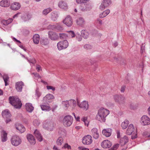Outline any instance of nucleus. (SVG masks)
Wrapping results in <instances>:
<instances>
[{
	"label": "nucleus",
	"instance_id": "1",
	"mask_svg": "<svg viewBox=\"0 0 150 150\" xmlns=\"http://www.w3.org/2000/svg\"><path fill=\"white\" fill-rule=\"evenodd\" d=\"M9 103L15 108H19V98L18 96H10L8 99Z\"/></svg>",
	"mask_w": 150,
	"mask_h": 150
},
{
	"label": "nucleus",
	"instance_id": "2",
	"mask_svg": "<svg viewBox=\"0 0 150 150\" xmlns=\"http://www.w3.org/2000/svg\"><path fill=\"white\" fill-rule=\"evenodd\" d=\"M73 118L70 115L65 116L63 120V123L64 125L66 127L70 126L72 124Z\"/></svg>",
	"mask_w": 150,
	"mask_h": 150
},
{
	"label": "nucleus",
	"instance_id": "3",
	"mask_svg": "<svg viewBox=\"0 0 150 150\" xmlns=\"http://www.w3.org/2000/svg\"><path fill=\"white\" fill-rule=\"evenodd\" d=\"M77 105L79 107L83 110H86L88 108L89 105L87 101H83L81 103H80L79 100H77Z\"/></svg>",
	"mask_w": 150,
	"mask_h": 150
},
{
	"label": "nucleus",
	"instance_id": "4",
	"mask_svg": "<svg viewBox=\"0 0 150 150\" xmlns=\"http://www.w3.org/2000/svg\"><path fill=\"white\" fill-rule=\"evenodd\" d=\"M68 45L69 43L67 40H64L62 42H59L57 44V48L59 50L67 48Z\"/></svg>",
	"mask_w": 150,
	"mask_h": 150
},
{
	"label": "nucleus",
	"instance_id": "5",
	"mask_svg": "<svg viewBox=\"0 0 150 150\" xmlns=\"http://www.w3.org/2000/svg\"><path fill=\"white\" fill-rule=\"evenodd\" d=\"M54 127V123L52 121H47L43 124L44 128L49 130H52Z\"/></svg>",
	"mask_w": 150,
	"mask_h": 150
},
{
	"label": "nucleus",
	"instance_id": "6",
	"mask_svg": "<svg viewBox=\"0 0 150 150\" xmlns=\"http://www.w3.org/2000/svg\"><path fill=\"white\" fill-rule=\"evenodd\" d=\"M111 3L110 0H104L102 2L99 7V9L101 11L104 10L105 8L108 7Z\"/></svg>",
	"mask_w": 150,
	"mask_h": 150
},
{
	"label": "nucleus",
	"instance_id": "7",
	"mask_svg": "<svg viewBox=\"0 0 150 150\" xmlns=\"http://www.w3.org/2000/svg\"><path fill=\"white\" fill-rule=\"evenodd\" d=\"M93 140L92 139L91 136L89 135L84 137L82 139V142L85 145H89L92 142Z\"/></svg>",
	"mask_w": 150,
	"mask_h": 150
},
{
	"label": "nucleus",
	"instance_id": "8",
	"mask_svg": "<svg viewBox=\"0 0 150 150\" xmlns=\"http://www.w3.org/2000/svg\"><path fill=\"white\" fill-rule=\"evenodd\" d=\"M115 101L120 104H123L124 102L125 98L121 95H115L114 97Z\"/></svg>",
	"mask_w": 150,
	"mask_h": 150
},
{
	"label": "nucleus",
	"instance_id": "9",
	"mask_svg": "<svg viewBox=\"0 0 150 150\" xmlns=\"http://www.w3.org/2000/svg\"><path fill=\"white\" fill-rule=\"evenodd\" d=\"M48 37L49 38L52 40H56L59 38V36L55 32L49 31L48 32Z\"/></svg>",
	"mask_w": 150,
	"mask_h": 150
},
{
	"label": "nucleus",
	"instance_id": "10",
	"mask_svg": "<svg viewBox=\"0 0 150 150\" xmlns=\"http://www.w3.org/2000/svg\"><path fill=\"white\" fill-rule=\"evenodd\" d=\"M64 24L68 27H70L73 24V21L71 17L69 16H68L63 21Z\"/></svg>",
	"mask_w": 150,
	"mask_h": 150
},
{
	"label": "nucleus",
	"instance_id": "11",
	"mask_svg": "<svg viewBox=\"0 0 150 150\" xmlns=\"http://www.w3.org/2000/svg\"><path fill=\"white\" fill-rule=\"evenodd\" d=\"M141 123L144 125H149L150 124V118L146 115H144L141 117Z\"/></svg>",
	"mask_w": 150,
	"mask_h": 150
},
{
	"label": "nucleus",
	"instance_id": "12",
	"mask_svg": "<svg viewBox=\"0 0 150 150\" xmlns=\"http://www.w3.org/2000/svg\"><path fill=\"white\" fill-rule=\"evenodd\" d=\"M98 112L100 114V115L104 116V117L106 118V116L109 114L110 112L107 109L101 108L98 110Z\"/></svg>",
	"mask_w": 150,
	"mask_h": 150
},
{
	"label": "nucleus",
	"instance_id": "13",
	"mask_svg": "<svg viewBox=\"0 0 150 150\" xmlns=\"http://www.w3.org/2000/svg\"><path fill=\"white\" fill-rule=\"evenodd\" d=\"M11 143L15 146H17L19 145V137L17 135L12 137L11 139Z\"/></svg>",
	"mask_w": 150,
	"mask_h": 150
},
{
	"label": "nucleus",
	"instance_id": "14",
	"mask_svg": "<svg viewBox=\"0 0 150 150\" xmlns=\"http://www.w3.org/2000/svg\"><path fill=\"white\" fill-rule=\"evenodd\" d=\"M21 19L22 21H25L30 19L31 16L30 15L27 13H24L21 14Z\"/></svg>",
	"mask_w": 150,
	"mask_h": 150
},
{
	"label": "nucleus",
	"instance_id": "15",
	"mask_svg": "<svg viewBox=\"0 0 150 150\" xmlns=\"http://www.w3.org/2000/svg\"><path fill=\"white\" fill-rule=\"evenodd\" d=\"M27 139L31 144L34 145L36 143L35 140L33 136L31 134H28Z\"/></svg>",
	"mask_w": 150,
	"mask_h": 150
},
{
	"label": "nucleus",
	"instance_id": "16",
	"mask_svg": "<svg viewBox=\"0 0 150 150\" xmlns=\"http://www.w3.org/2000/svg\"><path fill=\"white\" fill-rule=\"evenodd\" d=\"M2 115L4 118H10L11 115L9 110L8 109L4 110L2 112Z\"/></svg>",
	"mask_w": 150,
	"mask_h": 150
},
{
	"label": "nucleus",
	"instance_id": "17",
	"mask_svg": "<svg viewBox=\"0 0 150 150\" xmlns=\"http://www.w3.org/2000/svg\"><path fill=\"white\" fill-rule=\"evenodd\" d=\"M111 143L108 140H105L101 144L102 146L104 148H108L111 146Z\"/></svg>",
	"mask_w": 150,
	"mask_h": 150
},
{
	"label": "nucleus",
	"instance_id": "18",
	"mask_svg": "<svg viewBox=\"0 0 150 150\" xmlns=\"http://www.w3.org/2000/svg\"><path fill=\"white\" fill-rule=\"evenodd\" d=\"M91 134L95 139H97L99 137V134L98 132V129L96 128H94L91 130Z\"/></svg>",
	"mask_w": 150,
	"mask_h": 150
},
{
	"label": "nucleus",
	"instance_id": "19",
	"mask_svg": "<svg viewBox=\"0 0 150 150\" xmlns=\"http://www.w3.org/2000/svg\"><path fill=\"white\" fill-rule=\"evenodd\" d=\"M7 133L4 130H2L1 132V141L4 142L7 140Z\"/></svg>",
	"mask_w": 150,
	"mask_h": 150
},
{
	"label": "nucleus",
	"instance_id": "20",
	"mask_svg": "<svg viewBox=\"0 0 150 150\" xmlns=\"http://www.w3.org/2000/svg\"><path fill=\"white\" fill-rule=\"evenodd\" d=\"M34 134L35 137L39 141L41 142L42 141V136L38 130L36 129L34 132Z\"/></svg>",
	"mask_w": 150,
	"mask_h": 150
},
{
	"label": "nucleus",
	"instance_id": "21",
	"mask_svg": "<svg viewBox=\"0 0 150 150\" xmlns=\"http://www.w3.org/2000/svg\"><path fill=\"white\" fill-rule=\"evenodd\" d=\"M134 128L133 125L132 124H130L129 125L127 129V134L128 135H130L134 132Z\"/></svg>",
	"mask_w": 150,
	"mask_h": 150
},
{
	"label": "nucleus",
	"instance_id": "22",
	"mask_svg": "<svg viewBox=\"0 0 150 150\" xmlns=\"http://www.w3.org/2000/svg\"><path fill=\"white\" fill-rule=\"evenodd\" d=\"M10 5V1L8 0H2L0 2V5L2 7H7Z\"/></svg>",
	"mask_w": 150,
	"mask_h": 150
},
{
	"label": "nucleus",
	"instance_id": "23",
	"mask_svg": "<svg viewBox=\"0 0 150 150\" xmlns=\"http://www.w3.org/2000/svg\"><path fill=\"white\" fill-rule=\"evenodd\" d=\"M112 132V129H104L102 131L103 134L106 137H109L111 135Z\"/></svg>",
	"mask_w": 150,
	"mask_h": 150
},
{
	"label": "nucleus",
	"instance_id": "24",
	"mask_svg": "<svg viewBox=\"0 0 150 150\" xmlns=\"http://www.w3.org/2000/svg\"><path fill=\"white\" fill-rule=\"evenodd\" d=\"M96 119L101 122H105L106 120V118L104 117V116H102V115H100V114L98 112L96 116Z\"/></svg>",
	"mask_w": 150,
	"mask_h": 150
},
{
	"label": "nucleus",
	"instance_id": "25",
	"mask_svg": "<svg viewBox=\"0 0 150 150\" xmlns=\"http://www.w3.org/2000/svg\"><path fill=\"white\" fill-rule=\"evenodd\" d=\"M58 6L61 8L63 9H67L68 7L67 4L64 1H60L58 4Z\"/></svg>",
	"mask_w": 150,
	"mask_h": 150
},
{
	"label": "nucleus",
	"instance_id": "26",
	"mask_svg": "<svg viewBox=\"0 0 150 150\" xmlns=\"http://www.w3.org/2000/svg\"><path fill=\"white\" fill-rule=\"evenodd\" d=\"M128 142V137L125 136L123 137L120 139V144L121 146L125 145Z\"/></svg>",
	"mask_w": 150,
	"mask_h": 150
},
{
	"label": "nucleus",
	"instance_id": "27",
	"mask_svg": "<svg viewBox=\"0 0 150 150\" xmlns=\"http://www.w3.org/2000/svg\"><path fill=\"white\" fill-rule=\"evenodd\" d=\"M26 109L29 112H31L34 109L32 104L29 103H27L25 105Z\"/></svg>",
	"mask_w": 150,
	"mask_h": 150
},
{
	"label": "nucleus",
	"instance_id": "28",
	"mask_svg": "<svg viewBox=\"0 0 150 150\" xmlns=\"http://www.w3.org/2000/svg\"><path fill=\"white\" fill-rule=\"evenodd\" d=\"M33 42L35 44H38L40 40V36L38 34H36L34 35L33 37Z\"/></svg>",
	"mask_w": 150,
	"mask_h": 150
},
{
	"label": "nucleus",
	"instance_id": "29",
	"mask_svg": "<svg viewBox=\"0 0 150 150\" xmlns=\"http://www.w3.org/2000/svg\"><path fill=\"white\" fill-rule=\"evenodd\" d=\"M19 3L15 2L13 3L11 5V9L13 10H16L19 9Z\"/></svg>",
	"mask_w": 150,
	"mask_h": 150
},
{
	"label": "nucleus",
	"instance_id": "30",
	"mask_svg": "<svg viewBox=\"0 0 150 150\" xmlns=\"http://www.w3.org/2000/svg\"><path fill=\"white\" fill-rule=\"evenodd\" d=\"M110 12V10L109 9H107L100 13L99 15V17L101 18H104L109 14Z\"/></svg>",
	"mask_w": 150,
	"mask_h": 150
},
{
	"label": "nucleus",
	"instance_id": "31",
	"mask_svg": "<svg viewBox=\"0 0 150 150\" xmlns=\"http://www.w3.org/2000/svg\"><path fill=\"white\" fill-rule=\"evenodd\" d=\"M54 96L51 94H47L45 97L43 98V100L46 101V100H49L50 99H54Z\"/></svg>",
	"mask_w": 150,
	"mask_h": 150
},
{
	"label": "nucleus",
	"instance_id": "32",
	"mask_svg": "<svg viewBox=\"0 0 150 150\" xmlns=\"http://www.w3.org/2000/svg\"><path fill=\"white\" fill-rule=\"evenodd\" d=\"M81 34L82 36L84 38L86 39L88 37L89 34L88 33L86 30H82L81 31Z\"/></svg>",
	"mask_w": 150,
	"mask_h": 150
},
{
	"label": "nucleus",
	"instance_id": "33",
	"mask_svg": "<svg viewBox=\"0 0 150 150\" xmlns=\"http://www.w3.org/2000/svg\"><path fill=\"white\" fill-rule=\"evenodd\" d=\"M67 35L68 36V38H73L75 37V36L74 32L72 31H68L67 32Z\"/></svg>",
	"mask_w": 150,
	"mask_h": 150
},
{
	"label": "nucleus",
	"instance_id": "34",
	"mask_svg": "<svg viewBox=\"0 0 150 150\" xmlns=\"http://www.w3.org/2000/svg\"><path fill=\"white\" fill-rule=\"evenodd\" d=\"M88 6V4H82L80 7V9L82 11H86L87 10Z\"/></svg>",
	"mask_w": 150,
	"mask_h": 150
},
{
	"label": "nucleus",
	"instance_id": "35",
	"mask_svg": "<svg viewBox=\"0 0 150 150\" xmlns=\"http://www.w3.org/2000/svg\"><path fill=\"white\" fill-rule=\"evenodd\" d=\"M40 43L42 45H47L49 43V40L47 38H45L40 41Z\"/></svg>",
	"mask_w": 150,
	"mask_h": 150
},
{
	"label": "nucleus",
	"instance_id": "36",
	"mask_svg": "<svg viewBox=\"0 0 150 150\" xmlns=\"http://www.w3.org/2000/svg\"><path fill=\"white\" fill-rule=\"evenodd\" d=\"M129 124V121L127 120H125L121 124V127L123 129H126Z\"/></svg>",
	"mask_w": 150,
	"mask_h": 150
},
{
	"label": "nucleus",
	"instance_id": "37",
	"mask_svg": "<svg viewBox=\"0 0 150 150\" xmlns=\"http://www.w3.org/2000/svg\"><path fill=\"white\" fill-rule=\"evenodd\" d=\"M63 139L61 137H59L56 141V144L58 146H61L63 142Z\"/></svg>",
	"mask_w": 150,
	"mask_h": 150
},
{
	"label": "nucleus",
	"instance_id": "38",
	"mask_svg": "<svg viewBox=\"0 0 150 150\" xmlns=\"http://www.w3.org/2000/svg\"><path fill=\"white\" fill-rule=\"evenodd\" d=\"M40 107L42 110L50 111L51 110L50 107L46 105H41Z\"/></svg>",
	"mask_w": 150,
	"mask_h": 150
},
{
	"label": "nucleus",
	"instance_id": "39",
	"mask_svg": "<svg viewBox=\"0 0 150 150\" xmlns=\"http://www.w3.org/2000/svg\"><path fill=\"white\" fill-rule=\"evenodd\" d=\"M76 22L78 25H83L84 23L83 19L81 17L77 19Z\"/></svg>",
	"mask_w": 150,
	"mask_h": 150
},
{
	"label": "nucleus",
	"instance_id": "40",
	"mask_svg": "<svg viewBox=\"0 0 150 150\" xmlns=\"http://www.w3.org/2000/svg\"><path fill=\"white\" fill-rule=\"evenodd\" d=\"M59 37L60 39L62 40L66 39L68 38V36L66 33H60Z\"/></svg>",
	"mask_w": 150,
	"mask_h": 150
},
{
	"label": "nucleus",
	"instance_id": "41",
	"mask_svg": "<svg viewBox=\"0 0 150 150\" xmlns=\"http://www.w3.org/2000/svg\"><path fill=\"white\" fill-rule=\"evenodd\" d=\"M3 79L5 82V86H6L9 84L7 82L9 79V77L7 75H4L3 76Z\"/></svg>",
	"mask_w": 150,
	"mask_h": 150
},
{
	"label": "nucleus",
	"instance_id": "42",
	"mask_svg": "<svg viewBox=\"0 0 150 150\" xmlns=\"http://www.w3.org/2000/svg\"><path fill=\"white\" fill-rule=\"evenodd\" d=\"M12 21V19L11 18H10L7 20H4L3 21L2 23L3 24L5 25H7L9 24Z\"/></svg>",
	"mask_w": 150,
	"mask_h": 150
},
{
	"label": "nucleus",
	"instance_id": "43",
	"mask_svg": "<svg viewBox=\"0 0 150 150\" xmlns=\"http://www.w3.org/2000/svg\"><path fill=\"white\" fill-rule=\"evenodd\" d=\"M52 10L50 8H47L45 9L42 12L45 15H47L49 12H51Z\"/></svg>",
	"mask_w": 150,
	"mask_h": 150
},
{
	"label": "nucleus",
	"instance_id": "44",
	"mask_svg": "<svg viewBox=\"0 0 150 150\" xmlns=\"http://www.w3.org/2000/svg\"><path fill=\"white\" fill-rule=\"evenodd\" d=\"M25 129L24 126L22 125H19V132L22 133L25 131Z\"/></svg>",
	"mask_w": 150,
	"mask_h": 150
},
{
	"label": "nucleus",
	"instance_id": "45",
	"mask_svg": "<svg viewBox=\"0 0 150 150\" xmlns=\"http://www.w3.org/2000/svg\"><path fill=\"white\" fill-rule=\"evenodd\" d=\"M87 117H84L82 118L81 119V120L84 122L85 125L88 126L89 122L87 120Z\"/></svg>",
	"mask_w": 150,
	"mask_h": 150
},
{
	"label": "nucleus",
	"instance_id": "46",
	"mask_svg": "<svg viewBox=\"0 0 150 150\" xmlns=\"http://www.w3.org/2000/svg\"><path fill=\"white\" fill-rule=\"evenodd\" d=\"M62 103L64 105L66 109H67L69 106V102L68 100L63 101Z\"/></svg>",
	"mask_w": 150,
	"mask_h": 150
},
{
	"label": "nucleus",
	"instance_id": "47",
	"mask_svg": "<svg viewBox=\"0 0 150 150\" xmlns=\"http://www.w3.org/2000/svg\"><path fill=\"white\" fill-rule=\"evenodd\" d=\"M51 18L54 21H55L57 17V15L56 13L52 12L51 13Z\"/></svg>",
	"mask_w": 150,
	"mask_h": 150
},
{
	"label": "nucleus",
	"instance_id": "48",
	"mask_svg": "<svg viewBox=\"0 0 150 150\" xmlns=\"http://www.w3.org/2000/svg\"><path fill=\"white\" fill-rule=\"evenodd\" d=\"M137 131L134 132L132 135L131 136V139H134L137 137Z\"/></svg>",
	"mask_w": 150,
	"mask_h": 150
},
{
	"label": "nucleus",
	"instance_id": "49",
	"mask_svg": "<svg viewBox=\"0 0 150 150\" xmlns=\"http://www.w3.org/2000/svg\"><path fill=\"white\" fill-rule=\"evenodd\" d=\"M24 86V83L22 81H19V92L22 91L23 86Z\"/></svg>",
	"mask_w": 150,
	"mask_h": 150
},
{
	"label": "nucleus",
	"instance_id": "50",
	"mask_svg": "<svg viewBox=\"0 0 150 150\" xmlns=\"http://www.w3.org/2000/svg\"><path fill=\"white\" fill-rule=\"evenodd\" d=\"M89 0H76V2L78 4H84Z\"/></svg>",
	"mask_w": 150,
	"mask_h": 150
},
{
	"label": "nucleus",
	"instance_id": "51",
	"mask_svg": "<svg viewBox=\"0 0 150 150\" xmlns=\"http://www.w3.org/2000/svg\"><path fill=\"white\" fill-rule=\"evenodd\" d=\"M119 146V144H117L115 145L112 147L110 148L109 150H115L117 149Z\"/></svg>",
	"mask_w": 150,
	"mask_h": 150
},
{
	"label": "nucleus",
	"instance_id": "52",
	"mask_svg": "<svg viewBox=\"0 0 150 150\" xmlns=\"http://www.w3.org/2000/svg\"><path fill=\"white\" fill-rule=\"evenodd\" d=\"M40 123V121L38 120H35L33 122L34 125L35 126L39 125Z\"/></svg>",
	"mask_w": 150,
	"mask_h": 150
},
{
	"label": "nucleus",
	"instance_id": "53",
	"mask_svg": "<svg viewBox=\"0 0 150 150\" xmlns=\"http://www.w3.org/2000/svg\"><path fill=\"white\" fill-rule=\"evenodd\" d=\"M56 29L57 30L61 31L63 30V28L60 25H57L56 27Z\"/></svg>",
	"mask_w": 150,
	"mask_h": 150
},
{
	"label": "nucleus",
	"instance_id": "54",
	"mask_svg": "<svg viewBox=\"0 0 150 150\" xmlns=\"http://www.w3.org/2000/svg\"><path fill=\"white\" fill-rule=\"evenodd\" d=\"M84 48L86 50H89L92 48V47L91 45L88 44H86L84 46Z\"/></svg>",
	"mask_w": 150,
	"mask_h": 150
},
{
	"label": "nucleus",
	"instance_id": "55",
	"mask_svg": "<svg viewBox=\"0 0 150 150\" xmlns=\"http://www.w3.org/2000/svg\"><path fill=\"white\" fill-rule=\"evenodd\" d=\"M41 93L39 91L38 89H37L36 90L35 95L37 96V98H38L41 96Z\"/></svg>",
	"mask_w": 150,
	"mask_h": 150
},
{
	"label": "nucleus",
	"instance_id": "56",
	"mask_svg": "<svg viewBox=\"0 0 150 150\" xmlns=\"http://www.w3.org/2000/svg\"><path fill=\"white\" fill-rule=\"evenodd\" d=\"M143 135L147 136L148 137H150V131L149 132L144 131L143 133Z\"/></svg>",
	"mask_w": 150,
	"mask_h": 150
},
{
	"label": "nucleus",
	"instance_id": "57",
	"mask_svg": "<svg viewBox=\"0 0 150 150\" xmlns=\"http://www.w3.org/2000/svg\"><path fill=\"white\" fill-rule=\"evenodd\" d=\"M62 148H67L68 149H71V146L68 144H65L64 146L62 147Z\"/></svg>",
	"mask_w": 150,
	"mask_h": 150
},
{
	"label": "nucleus",
	"instance_id": "58",
	"mask_svg": "<svg viewBox=\"0 0 150 150\" xmlns=\"http://www.w3.org/2000/svg\"><path fill=\"white\" fill-rule=\"evenodd\" d=\"M46 87L47 89L48 90L52 89L53 91H54L55 90V88L52 86H47Z\"/></svg>",
	"mask_w": 150,
	"mask_h": 150
},
{
	"label": "nucleus",
	"instance_id": "59",
	"mask_svg": "<svg viewBox=\"0 0 150 150\" xmlns=\"http://www.w3.org/2000/svg\"><path fill=\"white\" fill-rule=\"evenodd\" d=\"M77 40L79 41H81L82 40L81 36V35H76Z\"/></svg>",
	"mask_w": 150,
	"mask_h": 150
},
{
	"label": "nucleus",
	"instance_id": "60",
	"mask_svg": "<svg viewBox=\"0 0 150 150\" xmlns=\"http://www.w3.org/2000/svg\"><path fill=\"white\" fill-rule=\"evenodd\" d=\"M70 101L71 102V103L73 105L74 107H75L76 105V101L75 100L73 99L70 100Z\"/></svg>",
	"mask_w": 150,
	"mask_h": 150
},
{
	"label": "nucleus",
	"instance_id": "61",
	"mask_svg": "<svg viewBox=\"0 0 150 150\" xmlns=\"http://www.w3.org/2000/svg\"><path fill=\"white\" fill-rule=\"evenodd\" d=\"M96 22L97 23H98L100 25H101L102 24V21L100 20V19H97L96 21Z\"/></svg>",
	"mask_w": 150,
	"mask_h": 150
},
{
	"label": "nucleus",
	"instance_id": "62",
	"mask_svg": "<svg viewBox=\"0 0 150 150\" xmlns=\"http://www.w3.org/2000/svg\"><path fill=\"white\" fill-rule=\"evenodd\" d=\"M78 149L80 150H89L88 148H84L83 146L79 147Z\"/></svg>",
	"mask_w": 150,
	"mask_h": 150
},
{
	"label": "nucleus",
	"instance_id": "63",
	"mask_svg": "<svg viewBox=\"0 0 150 150\" xmlns=\"http://www.w3.org/2000/svg\"><path fill=\"white\" fill-rule=\"evenodd\" d=\"M33 74L35 76V77H38V78H41V77L39 75V74H38L37 73H33Z\"/></svg>",
	"mask_w": 150,
	"mask_h": 150
},
{
	"label": "nucleus",
	"instance_id": "64",
	"mask_svg": "<svg viewBox=\"0 0 150 150\" xmlns=\"http://www.w3.org/2000/svg\"><path fill=\"white\" fill-rule=\"evenodd\" d=\"M36 69L37 70V71H39L40 70H41V67L40 65H37L36 66Z\"/></svg>",
	"mask_w": 150,
	"mask_h": 150
}]
</instances>
